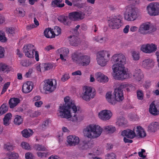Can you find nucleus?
Masks as SVG:
<instances>
[{
	"instance_id": "1",
	"label": "nucleus",
	"mask_w": 159,
	"mask_h": 159,
	"mask_svg": "<svg viewBox=\"0 0 159 159\" xmlns=\"http://www.w3.org/2000/svg\"><path fill=\"white\" fill-rule=\"evenodd\" d=\"M111 61L114 64L112 69L114 72L113 77L116 80H120L127 79L132 75H129L125 70L124 65L126 62V58L121 53L114 54L111 57Z\"/></svg>"
},
{
	"instance_id": "2",
	"label": "nucleus",
	"mask_w": 159,
	"mask_h": 159,
	"mask_svg": "<svg viewBox=\"0 0 159 159\" xmlns=\"http://www.w3.org/2000/svg\"><path fill=\"white\" fill-rule=\"evenodd\" d=\"M64 100L65 104L63 106H60L58 115L61 118L67 119L72 117V121H77L79 109L77 110V107L69 97H65Z\"/></svg>"
},
{
	"instance_id": "3",
	"label": "nucleus",
	"mask_w": 159,
	"mask_h": 159,
	"mask_svg": "<svg viewBox=\"0 0 159 159\" xmlns=\"http://www.w3.org/2000/svg\"><path fill=\"white\" fill-rule=\"evenodd\" d=\"M71 57L73 61L80 66H87L90 62V56L83 54L81 52H75L71 54Z\"/></svg>"
},
{
	"instance_id": "4",
	"label": "nucleus",
	"mask_w": 159,
	"mask_h": 159,
	"mask_svg": "<svg viewBox=\"0 0 159 159\" xmlns=\"http://www.w3.org/2000/svg\"><path fill=\"white\" fill-rule=\"evenodd\" d=\"M103 129L96 125H89L84 130V134L90 138H95L99 137L101 134Z\"/></svg>"
},
{
	"instance_id": "5",
	"label": "nucleus",
	"mask_w": 159,
	"mask_h": 159,
	"mask_svg": "<svg viewBox=\"0 0 159 159\" xmlns=\"http://www.w3.org/2000/svg\"><path fill=\"white\" fill-rule=\"evenodd\" d=\"M35 50L34 46L31 44L24 46L23 48V52L25 56L28 58H33L34 57V52H35V59L37 61H38L39 60V53L37 51H35Z\"/></svg>"
},
{
	"instance_id": "6",
	"label": "nucleus",
	"mask_w": 159,
	"mask_h": 159,
	"mask_svg": "<svg viewBox=\"0 0 159 159\" xmlns=\"http://www.w3.org/2000/svg\"><path fill=\"white\" fill-rule=\"evenodd\" d=\"M124 24L123 18L120 15L115 16L109 21V27L112 29H118L121 27Z\"/></svg>"
},
{
	"instance_id": "7",
	"label": "nucleus",
	"mask_w": 159,
	"mask_h": 159,
	"mask_svg": "<svg viewBox=\"0 0 159 159\" xmlns=\"http://www.w3.org/2000/svg\"><path fill=\"white\" fill-rule=\"evenodd\" d=\"M95 91H93L92 87L86 86L83 88L81 97L84 100L89 102L95 97Z\"/></svg>"
},
{
	"instance_id": "8",
	"label": "nucleus",
	"mask_w": 159,
	"mask_h": 159,
	"mask_svg": "<svg viewBox=\"0 0 159 159\" xmlns=\"http://www.w3.org/2000/svg\"><path fill=\"white\" fill-rule=\"evenodd\" d=\"M110 54L108 51H102L98 53L97 60L98 64L102 66H105L109 60Z\"/></svg>"
},
{
	"instance_id": "9",
	"label": "nucleus",
	"mask_w": 159,
	"mask_h": 159,
	"mask_svg": "<svg viewBox=\"0 0 159 159\" xmlns=\"http://www.w3.org/2000/svg\"><path fill=\"white\" fill-rule=\"evenodd\" d=\"M126 11L124 15L125 19L128 21H133L137 18L138 15L135 9L130 6L126 7Z\"/></svg>"
},
{
	"instance_id": "10",
	"label": "nucleus",
	"mask_w": 159,
	"mask_h": 159,
	"mask_svg": "<svg viewBox=\"0 0 159 159\" xmlns=\"http://www.w3.org/2000/svg\"><path fill=\"white\" fill-rule=\"evenodd\" d=\"M148 13L151 16H156L159 14V3L152 2L147 7Z\"/></svg>"
},
{
	"instance_id": "11",
	"label": "nucleus",
	"mask_w": 159,
	"mask_h": 159,
	"mask_svg": "<svg viewBox=\"0 0 159 159\" xmlns=\"http://www.w3.org/2000/svg\"><path fill=\"white\" fill-rule=\"evenodd\" d=\"M57 84L55 80L48 79L45 80L43 89L46 91L52 92L56 89Z\"/></svg>"
},
{
	"instance_id": "12",
	"label": "nucleus",
	"mask_w": 159,
	"mask_h": 159,
	"mask_svg": "<svg viewBox=\"0 0 159 159\" xmlns=\"http://www.w3.org/2000/svg\"><path fill=\"white\" fill-rule=\"evenodd\" d=\"M157 48V46L155 44L152 43H148L142 45L141 47V50L145 53H151L155 52Z\"/></svg>"
},
{
	"instance_id": "13",
	"label": "nucleus",
	"mask_w": 159,
	"mask_h": 159,
	"mask_svg": "<svg viewBox=\"0 0 159 159\" xmlns=\"http://www.w3.org/2000/svg\"><path fill=\"white\" fill-rule=\"evenodd\" d=\"M56 53L58 54H60V58L62 61H65L66 60V58L69 53V50L68 48H61L58 49Z\"/></svg>"
},
{
	"instance_id": "14",
	"label": "nucleus",
	"mask_w": 159,
	"mask_h": 159,
	"mask_svg": "<svg viewBox=\"0 0 159 159\" xmlns=\"http://www.w3.org/2000/svg\"><path fill=\"white\" fill-rule=\"evenodd\" d=\"M112 116V113L109 110H104L101 111L98 114V116L101 120H109Z\"/></svg>"
},
{
	"instance_id": "15",
	"label": "nucleus",
	"mask_w": 159,
	"mask_h": 159,
	"mask_svg": "<svg viewBox=\"0 0 159 159\" xmlns=\"http://www.w3.org/2000/svg\"><path fill=\"white\" fill-rule=\"evenodd\" d=\"M80 142L78 137L75 135H69L67 137V142L70 146L78 145Z\"/></svg>"
},
{
	"instance_id": "16",
	"label": "nucleus",
	"mask_w": 159,
	"mask_h": 159,
	"mask_svg": "<svg viewBox=\"0 0 159 159\" xmlns=\"http://www.w3.org/2000/svg\"><path fill=\"white\" fill-rule=\"evenodd\" d=\"M115 96L114 99L115 100L116 103V101L120 102L122 101L123 98V90L120 89H115L113 93Z\"/></svg>"
},
{
	"instance_id": "17",
	"label": "nucleus",
	"mask_w": 159,
	"mask_h": 159,
	"mask_svg": "<svg viewBox=\"0 0 159 159\" xmlns=\"http://www.w3.org/2000/svg\"><path fill=\"white\" fill-rule=\"evenodd\" d=\"M150 27V23L147 22L142 24L140 26L139 32L141 34H146L148 33V31L149 30Z\"/></svg>"
},
{
	"instance_id": "18",
	"label": "nucleus",
	"mask_w": 159,
	"mask_h": 159,
	"mask_svg": "<svg viewBox=\"0 0 159 159\" xmlns=\"http://www.w3.org/2000/svg\"><path fill=\"white\" fill-rule=\"evenodd\" d=\"M69 18L70 19L71 21L72 20L76 21L79 19H82L83 18L82 17V14L81 12L75 11L69 13Z\"/></svg>"
},
{
	"instance_id": "19",
	"label": "nucleus",
	"mask_w": 159,
	"mask_h": 159,
	"mask_svg": "<svg viewBox=\"0 0 159 159\" xmlns=\"http://www.w3.org/2000/svg\"><path fill=\"white\" fill-rule=\"evenodd\" d=\"M33 83L30 81H27L24 83L22 86V91L27 93L30 92L33 89Z\"/></svg>"
},
{
	"instance_id": "20",
	"label": "nucleus",
	"mask_w": 159,
	"mask_h": 159,
	"mask_svg": "<svg viewBox=\"0 0 159 159\" xmlns=\"http://www.w3.org/2000/svg\"><path fill=\"white\" fill-rule=\"evenodd\" d=\"M58 19L61 23L68 26H70L71 22L70 19L69 18V16H66L63 15H61L59 16Z\"/></svg>"
},
{
	"instance_id": "21",
	"label": "nucleus",
	"mask_w": 159,
	"mask_h": 159,
	"mask_svg": "<svg viewBox=\"0 0 159 159\" xmlns=\"http://www.w3.org/2000/svg\"><path fill=\"white\" fill-rule=\"evenodd\" d=\"M154 62L153 60L149 58L143 61L142 62V66L147 69H150L154 66Z\"/></svg>"
},
{
	"instance_id": "22",
	"label": "nucleus",
	"mask_w": 159,
	"mask_h": 159,
	"mask_svg": "<svg viewBox=\"0 0 159 159\" xmlns=\"http://www.w3.org/2000/svg\"><path fill=\"white\" fill-rule=\"evenodd\" d=\"M134 78L137 81H141L143 77V74L140 69H137L134 71L133 74Z\"/></svg>"
},
{
	"instance_id": "23",
	"label": "nucleus",
	"mask_w": 159,
	"mask_h": 159,
	"mask_svg": "<svg viewBox=\"0 0 159 159\" xmlns=\"http://www.w3.org/2000/svg\"><path fill=\"white\" fill-rule=\"evenodd\" d=\"M20 99L17 98H10L9 101V104L10 108H13L16 107L19 103L20 102Z\"/></svg>"
},
{
	"instance_id": "24",
	"label": "nucleus",
	"mask_w": 159,
	"mask_h": 159,
	"mask_svg": "<svg viewBox=\"0 0 159 159\" xmlns=\"http://www.w3.org/2000/svg\"><path fill=\"white\" fill-rule=\"evenodd\" d=\"M121 135L123 136H125L128 138L132 139L135 137V134L134 131L129 129L122 131Z\"/></svg>"
},
{
	"instance_id": "25",
	"label": "nucleus",
	"mask_w": 159,
	"mask_h": 159,
	"mask_svg": "<svg viewBox=\"0 0 159 159\" xmlns=\"http://www.w3.org/2000/svg\"><path fill=\"white\" fill-rule=\"evenodd\" d=\"M159 129V123L157 122H152L149 125L148 130L151 132H155Z\"/></svg>"
},
{
	"instance_id": "26",
	"label": "nucleus",
	"mask_w": 159,
	"mask_h": 159,
	"mask_svg": "<svg viewBox=\"0 0 159 159\" xmlns=\"http://www.w3.org/2000/svg\"><path fill=\"white\" fill-rule=\"evenodd\" d=\"M44 34L45 37L48 38H52L56 36L53 30L51 28L46 29L44 31Z\"/></svg>"
},
{
	"instance_id": "27",
	"label": "nucleus",
	"mask_w": 159,
	"mask_h": 159,
	"mask_svg": "<svg viewBox=\"0 0 159 159\" xmlns=\"http://www.w3.org/2000/svg\"><path fill=\"white\" fill-rule=\"evenodd\" d=\"M68 40L70 44L73 46H77L80 43V40L78 38L75 36H70L68 38Z\"/></svg>"
},
{
	"instance_id": "28",
	"label": "nucleus",
	"mask_w": 159,
	"mask_h": 159,
	"mask_svg": "<svg viewBox=\"0 0 159 159\" xmlns=\"http://www.w3.org/2000/svg\"><path fill=\"white\" fill-rule=\"evenodd\" d=\"M96 80L100 82H105L108 81V78L100 72L97 73L96 74Z\"/></svg>"
},
{
	"instance_id": "29",
	"label": "nucleus",
	"mask_w": 159,
	"mask_h": 159,
	"mask_svg": "<svg viewBox=\"0 0 159 159\" xmlns=\"http://www.w3.org/2000/svg\"><path fill=\"white\" fill-rule=\"evenodd\" d=\"M150 113L153 115L156 116L159 114L156 106L154 103L152 102L150 105L149 108Z\"/></svg>"
},
{
	"instance_id": "30",
	"label": "nucleus",
	"mask_w": 159,
	"mask_h": 159,
	"mask_svg": "<svg viewBox=\"0 0 159 159\" xmlns=\"http://www.w3.org/2000/svg\"><path fill=\"white\" fill-rule=\"evenodd\" d=\"M116 130L115 127L112 125H108L103 127V131L107 134L113 133Z\"/></svg>"
},
{
	"instance_id": "31",
	"label": "nucleus",
	"mask_w": 159,
	"mask_h": 159,
	"mask_svg": "<svg viewBox=\"0 0 159 159\" xmlns=\"http://www.w3.org/2000/svg\"><path fill=\"white\" fill-rule=\"evenodd\" d=\"M136 132L137 135L140 137L143 138L146 135V134L143 129L140 126L137 127Z\"/></svg>"
},
{
	"instance_id": "32",
	"label": "nucleus",
	"mask_w": 159,
	"mask_h": 159,
	"mask_svg": "<svg viewBox=\"0 0 159 159\" xmlns=\"http://www.w3.org/2000/svg\"><path fill=\"white\" fill-rule=\"evenodd\" d=\"M11 68L10 66L6 64L3 63H0V71H2L4 73H8L11 70Z\"/></svg>"
},
{
	"instance_id": "33",
	"label": "nucleus",
	"mask_w": 159,
	"mask_h": 159,
	"mask_svg": "<svg viewBox=\"0 0 159 159\" xmlns=\"http://www.w3.org/2000/svg\"><path fill=\"white\" fill-rule=\"evenodd\" d=\"M23 137L28 138L31 136L33 133V130L29 129L23 130L21 132Z\"/></svg>"
},
{
	"instance_id": "34",
	"label": "nucleus",
	"mask_w": 159,
	"mask_h": 159,
	"mask_svg": "<svg viewBox=\"0 0 159 159\" xmlns=\"http://www.w3.org/2000/svg\"><path fill=\"white\" fill-rule=\"evenodd\" d=\"M106 98L107 101L111 104L114 105L116 104L115 100L114 98L112 97V95L111 92H108L107 93Z\"/></svg>"
},
{
	"instance_id": "35",
	"label": "nucleus",
	"mask_w": 159,
	"mask_h": 159,
	"mask_svg": "<svg viewBox=\"0 0 159 159\" xmlns=\"http://www.w3.org/2000/svg\"><path fill=\"white\" fill-rule=\"evenodd\" d=\"M62 0H53L52 2V4L54 5L55 7H62L65 5L64 3H62Z\"/></svg>"
},
{
	"instance_id": "36",
	"label": "nucleus",
	"mask_w": 159,
	"mask_h": 159,
	"mask_svg": "<svg viewBox=\"0 0 159 159\" xmlns=\"http://www.w3.org/2000/svg\"><path fill=\"white\" fill-rule=\"evenodd\" d=\"M106 39L105 37H101L100 36H95L93 38V40L100 43L105 42L106 41Z\"/></svg>"
},
{
	"instance_id": "37",
	"label": "nucleus",
	"mask_w": 159,
	"mask_h": 159,
	"mask_svg": "<svg viewBox=\"0 0 159 159\" xmlns=\"http://www.w3.org/2000/svg\"><path fill=\"white\" fill-rule=\"evenodd\" d=\"M127 122V120L125 117L123 116L118 118L117 122V124L120 126H123Z\"/></svg>"
},
{
	"instance_id": "38",
	"label": "nucleus",
	"mask_w": 159,
	"mask_h": 159,
	"mask_svg": "<svg viewBox=\"0 0 159 159\" xmlns=\"http://www.w3.org/2000/svg\"><path fill=\"white\" fill-rule=\"evenodd\" d=\"M8 109V107L6 104H3L0 107V116L6 112Z\"/></svg>"
},
{
	"instance_id": "39",
	"label": "nucleus",
	"mask_w": 159,
	"mask_h": 159,
	"mask_svg": "<svg viewBox=\"0 0 159 159\" xmlns=\"http://www.w3.org/2000/svg\"><path fill=\"white\" fill-rule=\"evenodd\" d=\"M34 148L37 151H44L46 150V148L41 144H35L34 145Z\"/></svg>"
},
{
	"instance_id": "40",
	"label": "nucleus",
	"mask_w": 159,
	"mask_h": 159,
	"mask_svg": "<svg viewBox=\"0 0 159 159\" xmlns=\"http://www.w3.org/2000/svg\"><path fill=\"white\" fill-rule=\"evenodd\" d=\"M23 121L22 118L21 116L19 115L15 116L14 120V123L16 125H20Z\"/></svg>"
},
{
	"instance_id": "41",
	"label": "nucleus",
	"mask_w": 159,
	"mask_h": 159,
	"mask_svg": "<svg viewBox=\"0 0 159 159\" xmlns=\"http://www.w3.org/2000/svg\"><path fill=\"white\" fill-rule=\"evenodd\" d=\"M13 146L12 143H7L4 145V148L7 151H11L13 149Z\"/></svg>"
},
{
	"instance_id": "42",
	"label": "nucleus",
	"mask_w": 159,
	"mask_h": 159,
	"mask_svg": "<svg viewBox=\"0 0 159 159\" xmlns=\"http://www.w3.org/2000/svg\"><path fill=\"white\" fill-rule=\"evenodd\" d=\"M7 40L4 32L2 30H0V41L2 42H5Z\"/></svg>"
},
{
	"instance_id": "43",
	"label": "nucleus",
	"mask_w": 159,
	"mask_h": 159,
	"mask_svg": "<svg viewBox=\"0 0 159 159\" xmlns=\"http://www.w3.org/2000/svg\"><path fill=\"white\" fill-rule=\"evenodd\" d=\"M137 95L138 99L139 100H142L143 98V91L141 90H138L137 91Z\"/></svg>"
},
{
	"instance_id": "44",
	"label": "nucleus",
	"mask_w": 159,
	"mask_h": 159,
	"mask_svg": "<svg viewBox=\"0 0 159 159\" xmlns=\"http://www.w3.org/2000/svg\"><path fill=\"white\" fill-rule=\"evenodd\" d=\"M20 64L23 66L28 67L30 65L31 62L29 60L24 59L21 61Z\"/></svg>"
},
{
	"instance_id": "45",
	"label": "nucleus",
	"mask_w": 159,
	"mask_h": 159,
	"mask_svg": "<svg viewBox=\"0 0 159 159\" xmlns=\"http://www.w3.org/2000/svg\"><path fill=\"white\" fill-rule=\"evenodd\" d=\"M128 84L126 83H123L120 84V86L117 88L118 89H121L122 90V89H126V90L128 92L129 91V89L128 88Z\"/></svg>"
},
{
	"instance_id": "46",
	"label": "nucleus",
	"mask_w": 159,
	"mask_h": 159,
	"mask_svg": "<svg viewBox=\"0 0 159 159\" xmlns=\"http://www.w3.org/2000/svg\"><path fill=\"white\" fill-rule=\"evenodd\" d=\"M10 82H8L4 84L1 94H3L7 91V89L10 85Z\"/></svg>"
},
{
	"instance_id": "47",
	"label": "nucleus",
	"mask_w": 159,
	"mask_h": 159,
	"mask_svg": "<svg viewBox=\"0 0 159 159\" xmlns=\"http://www.w3.org/2000/svg\"><path fill=\"white\" fill-rule=\"evenodd\" d=\"M105 157L106 159H116V155L114 153H108Z\"/></svg>"
},
{
	"instance_id": "48",
	"label": "nucleus",
	"mask_w": 159,
	"mask_h": 159,
	"mask_svg": "<svg viewBox=\"0 0 159 159\" xmlns=\"http://www.w3.org/2000/svg\"><path fill=\"white\" fill-rule=\"evenodd\" d=\"M49 123V121L48 120L44 121L41 126L42 129L44 130L46 129L48 126Z\"/></svg>"
},
{
	"instance_id": "49",
	"label": "nucleus",
	"mask_w": 159,
	"mask_h": 159,
	"mask_svg": "<svg viewBox=\"0 0 159 159\" xmlns=\"http://www.w3.org/2000/svg\"><path fill=\"white\" fill-rule=\"evenodd\" d=\"M21 146L23 148L26 150H29L30 148V146L29 143L25 142H22L21 144Z\"/></svg>"
},
{
	"instance_id": "50",
	"label": "nucleus",
	"mask_w": 159,
	"mask_h": 159,
	"mask_svg": "<svg viewBox=\"0 0 159 159\" xmlns=\"http://www.w3.org/2000/svg\"><path fill=\"white\" fill-rule=\"evenodd\" d=\"M132 56L134 60H138L139 59V53H137L135 51H134L132 53Z\"/></svg>"
},
{
	"instance_id": "51",
	"label": "nucleus",
	"mask_w": 159,
	"mask_h": 159,
	"mask_svg": "<svg viewBox=\"0 0 159 159\" xmlns=\"http://www.w3.org/2000/svg\"><path fill=\"white\" fill-rule=\"evenodd\" d=\"M54 32L55 34L56 35L58 36L61 33V29L59 27L56 26L55 27Z\"/></svg>"
},
{
	"instance_id": "52",
	"label": "nucleus",
	"mask_w": 159,
	"mask_h": 159,
	"mask_svg": "<svg viewBox=\"0 0 159 159\" xmlns=\"http://www.w3.org/2000/svg\"><path fill=\"white\" fill-rule=\"evenodd\" d=\"M18 10L17 9L16 10L18 11V13L19 14L20 16L21 17H23L25 15V11L22 8H19L18 9Z\"/></svg>"
},
{
	"instance_id": "53",
	"label": "nucleus",
	"mask_w": 159,
	"mask_h": 159,
	"mask_svg": "<svg viewBox=\"0 0 159 159\" xmlns=\"http://www.w3.org/2000/svg\"><path fill=\"white\" fill-rule=\"evenodd\" d=\"M15 29L13 27L7 28L6 29V31L7 33L9 34H12L14 33Z\"/></svg>"
},
{
	"instance_id": "54",
	"label": "nucleus",
	"mask_w": 159,
	"mask_h": 159,
	"mask_svg": "<svg viewBox=\"0 0 159 159\" xmlns=\"http://www.w3.org/2000/svg\"><path fill=\"white\" fill-rule=\"evenodd\" d=\"M70 78V76L68 74H64L61 78V80L63 82H65Z\"/></svg>"
},
{
	"instance_id": "55",
	"label": "nucleus",
	"mask_w": 159,
	"mask_h": 159,
	"mask_svg": "<svg viewBox=\"0 0 159 159\" xmlns=\"http://www.w3.org/2000/svg\"><path fill=\"white\" fill-rule=\"evenodd\" d=\"M44 64L46 71L49 70L53 67V65L51 63H44Z\"/></svg>"
},
{
	"instance_id": "56",
	"label": "nucleus",
	"mask_w": 159,
	"mask_h": 159,
	"mask_svg": "<svg viewBox=\"0 0 159 159\" xmlns=\"http://www.w3.org/2000/svg\"><path fill=\"white\" fill-rule=\"evenodd\" d=\"M25 157L26 159H34L33 154L30 152H27L25 154Z\"/></svg>"
},
{
	"instance_id": "57",
	"label": "nucleus",
	"mask_w": 159,
	"mask_h": 159,
	"mask_svg": "<svg viewBox=\"0 0 159 159\" xmlns=\"http://www.w3.org/2000/svg\"><path fill=\"white\" fill-rule=\"evenodd\" d=\"M37 153L38 156L41 158L43 157H45L47 156V154L44 152H38Z\"/></svg>"
},
{
	"instance_id": "58",
	"label": "nucleus",
	"mask_w": 159,
	"mask_h": 159,
	"mask_svg": "<svg viewBox=\"0 0 159 159\" xmlns=\"http://www.w3.org/2000/svg\"><path fill=\"white\" fill-rule=\"evenodd\" d=\"M32 72V70L31 69H29L28 71L26 72L25 76V77L29 78Z\"/></svg>"
},
{
	"instance_id": "59",
	"label": "nucleus",
	"mask_w": 159,
	"mask_h": 159,
	"mask_svg": "<svg viewBox=\"0 0 159 159\" xmlns=\"http://www.w3.org/2000/svg\"><path fill=\"white\" fill-rule=\"evenodd\" d=\"M4 49L3 47L0 46V58L3 57L4 56Z\"/></svg>"
},
{
	"instance_id": "60",
	"label": "nucleus",
	"mask_w": 159,
	"mask_h": 159,
	"mask_svg": "<svg viewBox=\"0 0 159 159\" xmlns=\"http://www.w3.org/2000/svg\"><path fill=\"white\" fill-rule=\"evenodd\" d=\"M11 157L13 159L17 158L19 157L18 154L14 152H12L11 154Z\"/></svg>"
},
{
	"instance_id": "61",
	"label": "nucleus",
	"mask_w": 159,
	"mask_h": 159,
	"mask_svg": "<svg viewBox=\"0 0 159 159\" xmlns=\"http://www.w3.org/2000/svg\"><path fill=\"white\" fill-rule=\"evenodd\" d=\"M35 28V25L34 24L29 25L27 26L26 27V29L28 30H29L33 28Z\"/></svg>"
},
{
	"instance_id": "62",
	"label": "nucleus",
	"mask_w": 159,
	"mask_h": 159,
	"mask_svg": "<svg viewBox=\"0 0 159 159\" xmlns=\"http://www.w3.org/2000/svg\"><path fill=\"white\" fill-rule=\"evenodd\" d=\"M129 28V25H126L123 29V32L125 34H127L128 33Z\"/></svg>"
},
{
	"instance_id": "63",
	"label": "nucleus",
	"mask_w": 159,
	"mask_h": 159,
	"mask_svg": "<svg viewBox=\"0 0 159 159\" xmlns=\"http://www.w3.org/2000/svg\"><path fill=\"white\" fill-rule=\"evenodd\" d=\"M43 102L41 101H36L34 103L35 106L37 107H40L42 105Z\"/></svg>"
},
{
	"instance_id": "64",
	"label": "nucleus",
	"mask_w": 159,
	"mask_h": 159,
	"mask_svg": "<svg viewBox=\"0 0 159 159\" xmlns=\"http://www.w3.org/2000/svg\"><path fill=\"white\" fill-rule=\"evenodd\" d=\"M138 27L136 26H134L131 27L130 30L132 32H134L137 30Z\"/></svg>"
}]
</instances>
